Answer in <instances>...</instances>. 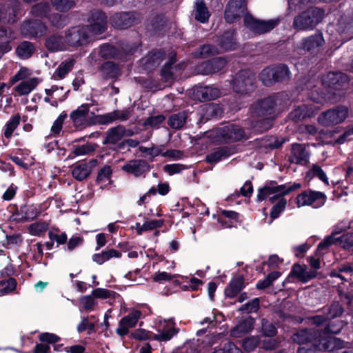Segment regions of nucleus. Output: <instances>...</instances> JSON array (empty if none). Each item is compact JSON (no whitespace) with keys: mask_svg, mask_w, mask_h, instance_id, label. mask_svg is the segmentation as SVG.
<instances>
[{"mask_svg":"<svg viewBox=\"0 0 353 353\" xmlns=\"http://www.w3.org/2000/svg\"><path fill=\"white\" fill-rule=\"evenodd\" d=\"M88 22L90 25L74 26L65 32L68 50L86 46L94 40L95 36L102 34L107 28V18L101 11H92Z\"/></svg>","mask_w":353,"mask_h":353,"instance_id":"1","label":"nucleus"},{"mask_svg":"<svg viewBox=\"0 0 353 353\" xmlns=\"http://www.w3.org/2000/svg\"><path fill=\"white\" fill-rule=\"evenodd\" d=\"M301 187V185L299 183H286L280 185H276L275 183H271L270 185H267L259 190L257 194L258 201L268 199L272 203L276 202L270 212L272 219L270 222L279 217L281 212L285 210L287 201L283 196L290 192L299 189Z\"/></svg>","mask_w":353,"mask_h":353,"instance_id":"2","label":"nucleus"},{"mask_svg":"<svg viewBox=\"0 0 353 353\" xmlns=\"http://www.w3.org/2000/svg\"><path fill=\"white\" fill-rule=\"evenodd\" d=\"M324 11L319 8H310L296 16L293 21V27L298 31L312 30L321 21Z\"/></svg>","mask_w":353,"mask_h":353,"instance_id":"3","label":"nucleus"},{"mask_svg":"<svg viewBox=\"0 0 353 353\" xmlns=\"http://www.w3.org/2000/svg\"><path fill=\"white\" fill-rule=\"evenodd\" d=\"M255 76L248 70H243L236 74L232 80L233 90L241 94H246L255 88Z\"/></svg>","mask_w":353,"mask_h":353,"instance_id":"4","label":"nucleus"},{"mask_svg":"<svg viewBox=\"0 0 353 353\" xmlns=\"http://www.w3.org/2000/svg\"><path fill=\"white\" fill-rule=\"evenodd\" d=\"M347 115V108L339 105L322 112L318 117V121L323 126H332L343 122Z\"/></svg>","mask_w":353,"mask_h":353,"instance_id":"5","label":"nucleus"},{"mask_svg":"<svg viewBox=\"0 0 353 353\" xmlns=\"http://www.w3.org/2000/svg\"><path fill=\"white\" fill-rule=\"evenodd\" d=\"M244 26L255 34H261L268 32L276 27L279 19H270L267 21L254 18L252 14L246 13L243 19Z\"/></svg>","mask_w":353,"mask_h":353,"instance_id":"6","label":"nucleus"},{"mask_svg":"<svg viewBox=\"0 0 353 353\" xmlns=\"http://www.w3.org/2000/svg\"><path fill=\"white\" fill-rule=\"evenodd\" d=\"M325 201L326 196L323 193L312 190L303 191L296 197L298 208L311 205L319 208L325 204Z\"/></svg>","mask_w":353,"mask_h":353,"instance_id":"7","label":"nucleus"},{"mask_svg":"<svg viewBox=\"0 0 353 353\" xmlns=\"http://www.w3.org/2000/svg\"><path fill=\"white\" fill-rule=\"evenodd\" d=\"M89 108L88 104H82L70 113V118L76 128L83 129L94 123V114Z\"/></svg>","mask_w":353,"mask_h":353,"instance_id":"8","label":"nucleus"},{"mask_svg":"<svg viewBox=\"0 0 353 353\" xmlns=\"http://www.w3.org/2000/svg\"><path fill=\"white\" fill-rule=\"evenodd\" d=\"M247 10L245 0H230L225 8L224 17L228 23L239 20Z\"/></svg>","mask_w":353,"mask_h":353,"instance_id":"9","label":"nucleus"},{"mask_svg":"<svg viewBox=\"0 0 353 353\" xmlns=\"http://www.w3.org/2000/svg\"><path fill=\"white\" fill-rule=\"evenodd\" d=\"M348 82V77L342 72H328L322 77L323 85L339 92L345 90Z\"/></svg>","mask_w":353,"mask_h":353,"instance_id":"10","label":"nucleus"},{"mask_svg":"<svg viewBox=\"0 0 353 353\" xmlns=\"http://www.w3.org/2000/svg\"><path fill=\"white\" fill-rule=\"evenodd\" d=\"M330 337V336H322L319 329H304L298 331L293 335V341L301 345L306 344H312L313 342H323L324 338Z\"/></svg>","mask_w":353,"mask_h":353,"instance_id":"11","label":"nucleus"},{"mask_svg":"<svg viewBox=\"0 0 353 353\" xmlns=\"http://www.w3.org/2000/svg\"><path fill=\"white\" fill-rule=\"evenodd\" d=\"M190 94L194 100L205 101L218 98L221 92L218 88L212 85H199L192 89Z\"/></svg>","mask_w":353,"mask_h":353,"instance_id":"12","label":"nucleus"},{"mask_svg":"<svg viewBox=\"0 0 353 353\" xmlns=\"http://www.w3.org/2000/svg\"><path fill=\"white\" fill-rule=\"evenodd\" d=\"M141 21V16L136 12L116 13L111 17L110 23L113 26L125 29Z\"/></svg>","mask_w":353,"mask_h":353,"instance_id":"13","label":"nucleus"},{"mask_svg":"<svg viewBox=\"0 0 353 353\" xmlns=\"http://www.w3.org/2000/svg\"><path fill=\"white\" fill-rule=\"evenodd\" d=\"M216 135L223 141H238L245 137L243 130L236 125H228L216 130Z\"/></svg>","mask_w":353,"mask_h":353,"instance_id":"14","label":"nucleus"},{"mask_svg":"<svg viewBox=\"0 0 353 353\" xmlns=\"http://www.w3.org/2000/svg\"><path fill=\"white\" fill-rule=\"evenodd\" d=\"M174 325L175 323L172 319L160 321L157 324V333L154 334L153 339L158 341H170L173 336L178 333Z\"/></svg>","mask_w":353,"mask_h":353,"instance_id":"15","label":"nucleus"},{"mask_svg":"<svg viewBox=\"0 0 353 353\" xmlns=\"http://www.w3.org/2000/svg\"><path fill=\"white\" fill-rule=\"evenodd\" d=\"M276 101L274 97H269L262 100L257 101L252 106V112L256 117H272Z\"/></svg>","mask_w":353,"mask_h":353,"instance_id":"16","label":"nucleus"},{"mask_svg":"<svg viewBox=\"0 0 353 353\" xmlns=\"http://www.w3.org/2000/svg\"><path fill=\"white\" fill-rule=\"evenodd\" d=\"M47 27L41 20H28L22 24L21 32L26 37H41L46 34Z\"/></svg>","mask_w":353,"mask_h":353,"instance_id":"17","label":"nucleus"},{"mask_svg":"<svg viewBox=\"0 0 353 353\" xmlns=\"http://www.w3.org/2000/svg\"><path fill=\"white\" fill-rule=\"evenodd\" d=\"M142 313L140 310H133L127 316L123 317L119 322L116 330L117 334L123 336L128 334L130 329L135 327Z\"/></svg>","mask_w":353,"mask_h":353,"instance_id":"18","label":"nucleus"},{"mask_svg":"<svg viewBox=\"0 0 353 353\" xmlns=\"http://www.w3.org/2000/svg\"><path fill=\"white\" fill-rule=\"evenodd\" d=\"M310 152L303 144L294 143L292 145L289 154V161L291 163L304 165L310 160Z\"/></svg>","mask_w":353,"mask_h":353,"instance_id":"19","label":"nucleus"},{"mask_svg":"<svg viewBox=\"0 0 353 353\" xmlns=\"http://www.w3.org/2000/svg\"><path fill=\"white\" fill-rule=\"evenodd\" d=\"M323 342H313L312 344H306L301 345L299 349L298 353H317L321 350H329L332 348L335 341L334 337L324 338Z\"/></svg>","mask_w":353,"mask_h":353,"instance_id":"20","label":"nucleus"},{"mask_svg":"<svg viewBox=\"0 0 353 353\" xmlns=\"http://www.w3.org/2000/svg\"><path fill=\"white\" fill-rule=\"evenodd\" d=\"M346 228L347 226L341 223L335 225L331 234L325 237L324 240L319 244L316 254L319 256H323L327 248L334 244V241L339 239V236L337 235L345 231Z\"/></svg>","mask_w":353,"mask_h":353,"instance_id":"21","label":"nucleus"},{"mask_svg":"<svg viewBox=\"0 0 353 353\" xmlns=\"http://www.w3.org/2000/svg\"><path fill=\"white\" fill-rule=\"evenodd\" d=\"M130 131H127L124 126L119 125L108 129L105 132V138L103 144H116L119 143L125 135H131Z\"/></svg>","mask_w":353,"mask_h":353,"instance_id":"22","label":"nucleus"},{"mask_svg":"<svg viewBox=\"0 0 353 353\" xmlns=\"http://www.w3.org/2000/svg\"><path fill=\"white\" fill-rule=\"evenodd\" d=\"M325 43L321 32H316L304 38L301 43V48L307 52H316Z\"/></svg>","mask_w":353,"mask_h":353,"instance_id":"23","label":"nucleus"},{"mask_svg":"<svg viewBox=\"0 0 353 353\" xmlns=\"http://www.w3.org/2000/svg\"><path fill=\"white\" fill-rule=\"evenodd\" d=\"M220 53L234 50L238 44L236 41L235 32L234 31L225 32L217 41Z\"/></svg>","mask_w":353,"mask_h":353,"instance_id":"24","label":"nucleus"},{"mask_svg":"<svg viewBox=\"0 0 353 353\" xmlns=\"http://www.w3.org/2000/svg\"><path fill=\"white\" fill-rule=\"evenodd\" d=\"M96 165L97 161L94 159L81 163L74 167L72 171V176L78 181H83L88 176L92 169Z\"/></svg>","mask_w":353,"mask_h":353,"instance_id":"25","label":"nucleus"},{"mask_svg":"<svg viewBox=\"0 0 353 353\" xmlns=\"http://www.w3.org/2000/svg\"><path fill=\"white\" fill-rule=\"evenodd\" d=\"M290 275L296 277L299 281L306 283L316 276L315 270H310L305 265L295 264L293 265Z\"/></svg>","mask_w":353,"mask_h":353,"instance_id":"26","label":"nucleus"},{"mask_svg":"<svg viewBox=\"0 0 353 353\" xmlns=\"http://www.w3.org/2000/svg\"><path fill=\"white\" fill-rule=\"evenodd\" d=\"M123 170L127 172L133 174L135 176H139L144 172L149 171V165L144 160L134 159L124 165Z\"/></svg>","mask_w":353,"mask_h":353,"instance_id":"27","label":"nucleus"},{"mask_svg":"<svg viewBox=\"0 0 353 353\" xmlns=\"http://www.w3.org/2000/svg\"><path fill=\"white\" fill-rule=\"evenodd\" d=\"M15 39L13 31L10 28L0 29V59L4 54L11 50L10 41Z\"/></svg>","mask_w":353,"mask_h":353,"instance_id":"28","label":"nucleus"},{"mask_svg":"<svg viewBox=\"0 0 353 353\" xmlns=\"http://www.w3.org/2000/svg\"><path fill=\"white\" fill-rule=\"evenodd\" d=\"M46 48L52 52L68 50V45L65 36L53 34L46 39Z\"/></svg>","mask_w":353,"mask_h":353,"instance_id":"29","label":"nucleus"},{"mask_svg":"<svg viewBox=\"0 0 353 353\" xmlns=\"http://www.w3.org/2000/svg\"><path fill=\"white\" fill-rule=\"evenodd\" d=\"M39 82L40 80L37 77L29 78L17 85L14 88V91L19 96L28 95L37 88Z\"/></svg>","mask_w":353,"mask_h":353,"instance_id":"30","label":"nucleus"},{"mask_svg":"<svg viewBox=\"0 0 353 353\" xmlns=\"http://www.w3.org/2000/svg\"><path fill=\"white\" fill-rule=\"evenodd\" d=\"M17 6L16 2L0 6V23L14 22Z\"/></svg>","mask_w":353,"mask_h":353,"instance_id":"31","label":"nucleus"},{"mask_svg":"<svg viewBox=\"0 0 353 353\" xmlns=\"http://www.w3.org/2000/svg\"><path fill=\"white\" fill-rule=\"evenodd\" d=\"M254 320L251 318L243 319L231 330L230 335L234 338H240L253 329Z\"/></svg>","mask_w":353,"mask_h":353,"instance_id":"32","label":"nucleus"},{"mask_svg":"<svg viewBox=\"0 0 353 353\" xmlns=\"http://www.w3.org/2000/svg\"><path fill=\"white\" fill-rule=\"evenodd\" d=\"M245 287L243 278L241 276L234 277L225 289L227 297L233 298L236 296Z\"/></svg>","mask_w":353,"mask_h":353,"instance_id":"33","label":"nucleus"},{"mask_svg":"<svg viewBox=\"0 0 353 353\" xmlns=\"http://www.w3.org/2000/svg\"><path fill=\"white\" fill-rule=\"evenodd\" d=\"M51 6L48 1H41L32 7L30 14L33 17L48 18L52 10Z\"/></svg>","mask_w":353,"mask_h":353,"instance_id":"34","label":"nucleus"},{"mask_svg":"<svg viewBox=\"0 0 353 353\" xmlns=\"http://www.w3.org/2000/svg\"><path fill=\"white\" fill-rule=\"evenodd\" d=\"M233 152L228 147L219 148L206 156V161L209 163H216L231 156Z\"/></svg>","mask_w":353,"mask_h":353,"instance_id":"35","label":"nucleus"},{"mask_svg":"<svg viewBox=\"0 0 353 353\" xmlns=\"http://www.w3.org/2000/svg\"><path fill=\"white\" fill-rule=\"evenodd\" d=\"M210 14L203 0H196L195 3L194 18L201 23L208 21Z\"/></svg>","mask_w":353,"mask_h":353,"instance_id":"36","label":"nucleus"},{"mask_svg":"<svg viewBox=\"0 0 353 353\" xmlns=\"http://www.w3.org/2000/svg\"><path fill=\"white\" fill-rule=\"evenodd\" d=\"M20 213H16L12 216L13 220L25 222L32 220L37 215V212L32 207H23L21 208Z\"/></svg>","mask_w":353,"mask_h":353,"instance_id":"37","label":"nucleus"},{"mask_svg":"<svg viewBox=\"0 0 353 353\" xmlns=\"http://www.w3.org/2000/svg\"><path fill=\"white\" fill-rule=\"evenodd\" d=\"M313 114L312 108L306 105H302L294 108L290 114L289 118L294 121H299Z\"/></svg>","mask_w":353,"mask_h":353,"instance_id":"38","label":"nucleus"},{"mask_svg":"<svg viewBox=\"0 0 353 353\" xmlns=\"http://www.w3.org/2000/svg\"><path fill=\"white\" fill-rule=\"evenodd\" d=\"M74 59H69L60 63L54 72L53 77L54 79H62L65 78L66 74L72 70L74 64Z\"/></svg>","mask_w":353,"mask_h":353,"instance_id":"39","label":"nucleus"},{"mask_svg":"<svg viewBox=\"0 0 353 353\" xmlns=\"http://www.w3.org/2000/svg\"><path fill=\"white\" fill-rule=\"evenodd\" d=\"M334 97L332 98L334 101H338L342 96V94L339 92L338 94L334 92ZM310 99L316 103H322L325 99H331V97H326L325 93L321 92L319 88H314L308 93Z\"/></svg>","mask_w":353,"mask_h":353,"instance_id":"40","label":"nucleus"},{"mask_svg":"<svg viewBox=\"0 0 353 353\" xmlns=\"http://www.w3.org/2000/svg\"><path fill=\"white\" fill-rule=\"evenodd\" d=\"M34 46L29 41H23L16 49L17 55L22 59L30 58L34 54Z\"/></svg>","mask_w":353,"mask_h":353,"instance_id":"41","label":"nucleus"},{"mask_svg":"<svg viewBox=\"0 0 353 353\" xmlns=\"http://www.w3.org/2000/svg\"><path fill=\"white\" fill-rule=\"evenodd\" d=\"M188 119L186 112L174 114L169 117L168 125L173 129L179 130L183 127Z\"/></svg>","mask_w":353,"mask_h":353,"instance_id":"42","label":"nucleus"},{"mask_svg":"<svg viewBox=\"0 0 353 353\" xmlns=\"http://www.w3.org/2000/svg\"><path fill=\"white\" fill-rule=\"evenodd\" d=\"M21 117L19 114L12 116L3 127V135L8 139L12 136L14 130L19 125Z\"/></svg>","mask_w":353,"mask_h":353,"instance_id":"43","label":"nucleus"},{"mask_svg":"<svg viewBox=\"0 0 353 353\" xmlns=\"http://www.w3.org/2000/svg\"><path fill=\"white\" fill-rule=\"evenodd\" d=\"M164 58V53L161 50H158L150 53L145 58V64L147 69H152L158 66Z\"/></svg>","mask_w":353,"mask_h":353,"instance_id":"44","label":"nucleus"},{"mask_svg":"<svg viewBox=\"0 0 353 353\" xmlns=\"http://www.w3.org/2000/svg\"><path fill=\"white\" fill-rule=\"evenodd\" d=\"M101 72L105 78H115L120 74L119 67L112 61L104 63L101 68Z\"/></svg>","mask_w":353,"mask_h":353,"instance_id":"45","label":"nucleus"},{"mask_svg":"<svg viewBox=\"0 0 353 353\" xmlns=\"http://www.w3.org/2000/svg\"><path fill=\"white\" fill-rule=\"evenodd\" d=\"M50 3L56 10L65 12L74 8L75 0H50Z\"/></svg>","mask_w":353,"mask_h":353,"instance_id":"46","label":"nucleus"},{"mask_svg":"<svg viewBox=\"0 0 353 353\" xmlns=\"http://www.w3.org/2000/svg\"><path fill=\"white\" fill-rule=\"evenodd\" d=\"M273 122V117H262L252 124V128L256 132H263L269 130Z\"/></svg>","mask_w":353,"mask_h":353,"instance_id":"47","label":"nucleus"},{"mask_svg":"<svg viewBox=\"0 0 353 353\" xmlns=\"http://www.w3.org/2000/svg\"><path fill=\"white\" fill-rule=\"evenodd\" d=\"M274 76L273 66L267 67L260 73V79L265 85L270 86L276 82Z\"/></svg>","mask_w":353,"mask_h":353,"instance_id":"48","label":"nucleus"},{"mask_svg":"<svg viewBox=\"0 0 353 353\" xmlns=\"http://www.w3.org/2000/svg\"><path fill=\"white\" fill-rule=\"evenodd\" d=\"M32 74V72L29 68L26 67H21L17 72L10 79L9 82L11 85H13L19 81H25L30 78V77Z\"/></svg>","mask_w":353,"mask_h":353,"instance_id":"49","label":"nucleus"},{"mask_svg":"<svg viewBox=\"0 0 353 353\" xmlns=\"http://www.w3.org/2000/svg\"><path fill=\"white\" fill-rule=\"evenodd\" d=\"M220 53L219 48L213 45L206 44L198 49L196 55L201 58H206Z\"/></svg>","mask_w":353,"mask_h":353,"instance_id":"50","label":"nucleus"},{"mask_svg":"<svg viewBox=\"0 0 353 353\" xmlns=\"http://www.w3.org/2000/svg\"><path fill=\"white\" fill-rule=\"evenodd\" d=\"M17 286V281L13 278L0 281V294L5 295L12 292Z\"/></svg>","mask_w":353,"mask_h":353,"instance_id":"51","label":"nucleus"},{"mask_svg":"<svg viewBox=\"0 0 353 353\" xmlns=\"http://www.w3.org/2000/svg\"><path fill=\"white\" fill-rule=\"evenodd\" d=\"M273 69L276 81H283L289 79L290 71L286 65H279L276 66H273Z\"/></svg>","mask_w":353,"mask_h":353,"instance_id":"52","label":"nucleus"},{"mask_svg":"<svg viewBox=\"0 0 353 353\" xmlns=\"http://www.w3.org/2000/svg\"><path fill=\"white\" fill-rule=\"evenodd\" d=\"M97 53L103 59L114 58L117 56V51L115 48L109 44L101 46Z\"/></svg>","mask_w":353,"mask_h":353,"instance_id":"53","label":"nucleus"},{"mask_svg":"<svg viewBox=\"0 0 353 353\" xmlns=\"http://www.w3.org/2000/svg\"><path fill=\"white\" fill-rule=\"evenodd\" d=\"M334 244L341 246L343 248L348 249L353 246V234L347 233L341 235L336 240Z\"/></svg>","mask_w":353,"mask_h":353,"instance_id":"54","label":"nucleus"},{"mask_svg":"<svg viewBox=\"0 0 353 353\" xmlns=\"http://www.w3.org/2000/svg\"><path fill=\"white\" fill-rule=\"evenodd\" d=\"M261 332L267 336H272L276 334V329L274 325L265 319L261 321Z\"/></svg>","mask_w":353,"mask_h":353,"instance_id":"55","label":"nucleus"},{"mask_svg":"<svg viewBox=\"0 0 353 353\" xmlns=\"http://www.w3.org/2000/svg\"><path fill=\"white\" fill-rule=\"evenodd\" d=\"M52 26L57 28H63L66 24L65 17L58 13L50 14L48 18Z\"/></svg>","mask_w":353,"mask_h":353,"instance_id":"56","label":"nucleus"},{"mask_svg":"<svg viewBox=\"0 0 353 353\" xmlns=\"http://www.w3.org/2000/svg\"><path fill=\"white\" fill-rule=\"evenodd\" d=\"M308 174H311L312 176L318 177L321 181L324 182L326 185H328V179L325 172L321 168L317 165H313L312 169L308 172Z\"/></svg>","mask_w":353,"mask_h":353,"instance_id":"57","label":"nucleus"},{"mask_svg":"<svg viewBox=\"0 0 353 353\" xmlns=\"http://www.w3.org/2000/svg\"><path fill=\"white\" fill-rule=\"evenodd\" d=\"M259 308V299L255 298L251 301L243 305L240 308V311H245L248 313L256 312Z\"/></svg>","mask_w":353,"mask_h":353,"instance_id":"58","label":"nucleus"},{"mask_svg":"<svg viewBox=\"0 0 353 353\" xmlns=\"http://www.w3.org/2000/svg\"><path fill=\"white\" fill-rule=\"evenodd\" d=\"M114 294V292L104 288H97L92 292L93 297L101 299L113 297Z\"/></svg>","mask_w":353,"mask_h":353,"instance_id":"59","label":"nucleus"},{"mask_svg":"<svg viewBox=\"0 0 353 353\" xmlns=\"http://www.w3.org/2000/svg\"><path fill=\"white\" fill-rule=\"evenodd\" d=\"M259 339L258 336L248 337L243 339L242 345L245 350L250 352L253 350L258 345Z\"/></svg>","mask_w":353,"mask_h":353,"instance_id":"60","label":"nucleus"},{"mask_svg":"<svg viewBox=\"0 0 353 353\" xmlns=\"http://www.w3.org/2000/svg\"><path fill=\"white\" fill-rule=\"evenodd\" d=\"M343 312V307L339 303H334L332 304L329 309L328 312L327 314V319H333L337 316H339L342 314Z\"/></svg>","mask_w":353,"mask_h":353,"instance_id":"61","label":"nucleus"},{"mask_svg":"<svg viewBox=\"0 0 353 353\" xmlns=\"http://www.w3.org/2000/svg\"><path fill=\"white\" fill-rule=\"evenodd\" d=\"M196 71L197 74H203V75H208L210 74H213L212 65L211 63V61H208L203 62L201 64L199 65L196 68Z\"/></svg>","mask_w":353,"mask_h":353,"instance_id":"62","label":"nucleus"},{"mask_svg":"<svg viewBox=\"0 0 353 353\" xmlns=\"http://www.w3.org/2000/svg\"><path fill=\"white\" fill-rule=\"evenodd\" d=\"M47 230V225L44 223H34L30 225L29 232L32 235L39 236Z\"/></svg>","mask_w":353,"mask_h":353,"instance_id":"63","label":"nucleus"},{"mask_svg":"<svg viewBox=\"0 0 353 353\" xmlns=\"http://www.w3.org/2000/svg\"><path fill=\"white\" fill-rule=\"evenodd\" d=\"M213 353H243L233 343L228 342L223 348L216 350Z\"/></svg>","mask_w":353,"mask_h":353,"instance_id":"64","label":"nucleus"}]
</instances>
